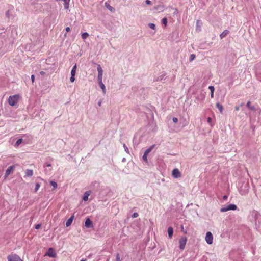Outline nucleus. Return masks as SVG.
Returning <instances> with one entry per match:
<instances>
[{
    "label": "nucleus",
    "mask_w": 261,
    "mask_h": 261,
    "mask_svg": "<svg viewBox=\"0 0 261 261\" xmlns=\"http://www.w3.org/2000/svg\"><path fill=\"white\" fill-rule=\"evenodd\" d=\"M19 98L20 96L18 94L10 96L8 100V103L11 106H14L17 103Z\"/></svg>",
    "instance_id": "nucleus-1"
},
{
    "label": "nucleus",
    "mask_w": 261,
    "mask_h": 261,
    "mask_svg": "<svg viewBox=\"0 0 261 261\" xmlns=\"http://www.w3.org/2000/svg\"><path fill=\"white\" fill-rule=\"evenodd\" d=\"M237 207L236 205H235L234 204H231L227 206L221 208L220 211L221 212H227L229 210H237Z\"/></svg>",
    "instance_id": "nucleus-2"
},
{
    "label": "nucleus",
    "mask_w": 261,
    "mask_h": 261,
    "mask_svg": "<svg viewBox=\"0 0 261 261\" xmlns=\"http://www.w3.org/2000/svg\"><path fill=\"white\" fill-rule=\"evenodd\" d=\"M8 261H23L21 258L16 254H12L7 256Z\"/></svg>",
    "instance_id": "nucleus-3"
},
{
    "label": "nucleus",
    "mask_w": 261,
    "mask_h": 261,
    "mask_svg": "<svg viewBox=\"0 0 261 261\" xmlns=\"http://www.w3.org/2000/svg\"><path fill=\"white\" fill-rule=\"evenodd\" d=\"M187 239L186 237H182L179 241V248L181 250H183L186 246L187 243Z\"/></svg>",
    "instance_id": "nucleus-4"
},
{
    "label": "nucleus",
    "mask_w": 261,
    "mask_h": 261,
    "mask_svg": "<svg viewBox=\"0 0 261 261\" xmlns=\"http://www.w3.org/2000/svg\"><path fill=\"white\" fill-rule=\"evenodd\" d=\"M205 240L208 244H212L213 243V237L211 232H207L206 233Z\"/></svg>",
    "instance_id": "nucleus-5"
},
{
    "label": "nucleus",
    "mask_w": 261,
    "mask_h": 261,
    "mask_svg": "<svg viewBox=\"0 0 261 261\" xmlns=\"http://www.w3.org/2000/svg\"><path fill=\"white\" fill-rule=\"evenodd\" d=\"M45 256H48L49 257H56V254L53 248H49L47 251V252L45 254Z\"/></svg>",
    "instance_id": "nucleus-6"
},
{
    "label": "nucleus",
    "mask_w": 261,
    "mask_h": 261,
    "mask_svg": "<svg viewBox=\"0 0 261 261\" xmlns=\"http://www.w3.org/2000/svg\"><path fill=\"white\" fill-rule=\"evenodd\" d=\"M172 174V176L176 178L180 177L181 176V173L177 168H175L173 170Z\"/></svg>",
    "instance_id": "nucleus-7"
},
{
    "label": "nucleus",
    "mask_w": 261,
    "mask_h": 261,
    "mask_svg": "<svg viewBox=\"0 0 261 261\" xmlns=\"http://www.w3.org/2000/svg\"><path fill=\"white\" fill-rule=\"evenodd\" d=\"M98 80H102L103 70L100 65H97Z\"/></svg>",
    "instance_id": "nucleus-8"
},
{
    "label": "nucleus",
    "mask_w": 261,
    "mask_h": 261,
    "mask_svg": "<svg viewBox=\"0 0 261 261\" xmlns=\"http://www.w3.org/2000/svg\"><path fill=\"white\" fill-rule=\"evenodd\" d=\"M14 166H11L8 167V168L6 170L5 174V179H6L8 176L12 172L13 170H14Z\"/></svg>",
    "instance_id": "nucleus-9"
},
{
    "label": "nucleus",
    "mask_w": 261,
    "mask_h": 261,
    "mask_svg": "<svg viewBox=\"0 0 261 261\" xmlns=\"http://www.w3.org/2000/svg\"><path fill=\"white\" fill-rule=\"evenodd\" d=\"M85 225L87 228H91L93 227L92 221L89 218L86 219Z\"/></svg>",
    "instance_id": "nucleus-10"
},
{
    "label": "nucleus",
    "mask_w": 261,
    "mask_h": 261,
    "mask_svg": "<svg viewBox=\"0 0 261 261\" xmlns=\"http://www.w3.org/2000/svg\"><path fill=\"white\" fill-rule=\"evenodd\" d=\"M98 83H99V85L100 88L102 89L103 93L105 94L106 92V87H105V85L102 83V80H98Z\"/></svg>",
    "instance_id": "nucleus-11"
},
{
    "label": "nucleus",
    "mask_w": 261,
    "mask_h": 261,
    "mask_svg": "<svg viewBox=\"0 0 261 261\" xmlns=\"http://www.w3.org/2000/svg\"><path fill=\"white\" fill-rule=\"evenodd\" d=\"M25 174L27 176L31 177L33 175V171L31 169H27Z\"/></svg>",
    "instance_id": "nucleus-12"
},
{
    "label": "nucleus",
    "mask_w": 261,
    "mask_h": 261,
    "mask_svg": "<svg viewBox=\"0 0 261 261\" xmlns=\"http://www.w3.org/2000/svg\"><path fill=\"white\" fill-rule=\"evenodd\" d=\"M91 192L90 191H86L83 196V200L85 201H86L88 199V197L90 195Z\"/></svg>",
    "instance_id": "nucleus-13"
},
{
    "label": "nucleus",
    "mask_w": 261,
    "mask_h": 261,
    "mask_svg": "<svg viewBox=\"0 0 261 261\" xmlns=\"http://www.w3.org/2000/svg\"><path fill=\"white\" fill-rule=\"evenodd\" d=\"M74 216H72L66 222V226L67 227L69 226L73 220Z\"/></svg>",
    "instance_id": "nucleus-14"
},
{
    "label": "nucleus",
    "mask_w": 261,
    "mask_h": 261,
    "mask_svg": "<svg viewBox=\"0 0 261 261\" xmlns=\"http://www.w3.org/2000/svg\"><path fill=\"white\" fill-rule=\"evenodd\" d=\"M168 233L169 237L170 238H172L173 233V229L172 227H169L168 228Z\"/></svg>",
    "instance_id": "nucleus-15"
},
{
    "label": "nucleus",
    "mask_w": 261,
    "mask_h": 261,
    "mask_svg": "<svg viewBox=\"0 0 261 261\" xmlns=\"http://www.w3.org/2000/svg\"><path fill=\"white\" fill-rule=\"evenodd\" d=\"M105 6L111 12H114L115 9L114 7L110 5L108 3H105Z\"/></svg>",
    "instance_id": "nucleus-16"
},
{
    "label": "nucleus",
    "mask_w": 261,
    "mask_h": 261,
    "mask_svg": "<svg viewBox=\"0 0 261 261\" xmlns=\"http://www.w3.org/2000/svg\"><path fill=\"white\" fill-rule=\"evenodd\" d=\"M229 33V31L227 30H224L220 35V37L221 39L225 37Z\"/></svg>",
    "instance_id": "nucleus-17"
},
{
    "label": "nucleus",
    "mask_w": 261,
    "mask_h": 261,
    "mask_svg": "<svg viewBox=\"0 0 261 261\" xmlns=\"http://www.w3.org/2000/svg\"><path fill=\"white\" fill-rule=\"evenodd\" d=\"M216 107L219 110L220 112L222 113L223 110V107L222 105L220 104L219 103H216Z\"/></svg>",
    "instance_id": "nucleus-18"
},
{
    "label": "nucleus",
    "mask_w": 261,
    "mask_h": 261,
    "mask_svg": "<svg viewBox=\"0 0 261 261\" xmlns=\"http://www.w3.org/2000/svg\"><path fill=\"white\" fill-rule=\"evenodd\" d=\"M154 145H152L151 146H150L149 148H148V149H147L145 151V153H146L148 155V154L151 151V150H152V149L154 148Z\"/></svg>",
    "instance_id": "nucleus-19"
},
{
    "label": "nucleus",
    "mask_w": 261,
    "mask_h": 261,
    "mask_svg": "<svg viewBox=\"0 0 261 261\" xmlns=\"http://www.w3.org/2000/svg\"><path fill=\"white\" fill-rule=\"evenodd\" d=\"M89 34L87 32H85V33H83L82 34V35H81V37H82V38L83 39V40H85L87 38H88L89 37Z\"/></svg>",
    "instance_id": "nucleus-20"
},
{
    "label": "nucleus",
    "mask_w": 261,
    "mask_h": 261,
    "mask_svg": "<svg viewBox=\"0 0 261 261\" xmlns=\"http://www.w3.org/2000/svg\"><path fill=\"white\" fill-rule=\"evenodd\" d=\"M76 64H75L72 68L71 71V75H75L76 73Z\"/></svg>",
    "instance_id": "nucleus-21"
},
{
    "label": "nucleus",
    "mask_w": 261,
    "mask_h": 261,
    "mask_svg": "<svg viewBox=\"0 0 261 261\" xmlns=\"http://www.w3.org/2000/svg\"><path fill=\"white\" fill-rule=\"evenodd\" d=\"M251 102L250 101H248L247 104H246V106L247 108H248L249 109H251V110H255V107L253 106H251L250 105Z\"/></svg>",
    "instance_id": "nucleus-22"
},
{
    "label": "nucleus",
    "mask_w": 261,
    "mask_h": 261,
    "mask_svg": "<svg viewBox=\"0 0 261 261\" xmlns=\"http://www.w3.org/2000/svg\"><path fill=\"white\" fill-rule=\"evenodd\" d=\"M147 156H148V154H146V153H144L143 155V160L146 163H148V160H147Z\"/></svg>",
    "instance_id": "nucleus-23"
},
{
    "label": "nucleus",
    "mask_w": 261,
    "mask_h": 261,
    "mask_svg": "<svg viewBox=\"0 0 261 261\" xmlns=\"http://www.w3.org/2000/svg\"><path fill=\"white\" fill-rule=\"evenodd\" d=\"M51 185L54 187V189H56L57 188V184L55 181H51L50 182Z\"/></svg>",
    "instance_id": "nucleus-24"
},
{
    "label": "nucleus",
    "mask_w": 261,
    "mask_h": 261,
    "mask_svg": "<svg viewBox=\"0 0 261 261\" xmlns=\"http://www.w3.org/2000/svg\"><path fill=\"white\" fill-rule=\"evenodd\" d=\"M40 184L39 183H36V185H35V192H37V191L39 190V189L40 188Z\"/></svg>",
    "instance_id": "nucleus-25"
},
{
    "label": "nucleus",
    "mask_w": 261,
    "mask_h": 261,
    "mask_svg": "<svg viewBox=\"0 0 261 261\" xmlns=\"http://www.w3.org/2000/svg\"><path fill=\"white\" fill-rule=\"evenodd\" d=\"M22 139H18L15 143V146H18L19 144H20L22 143Z\"/></svg>",
    "instance_id": "nucleus-26"
},
{
    "label": "nucleus",
    "mask_w": 261,
    "mask_h": 261,
    "mask_svg": "<svg viewBox=\"0 0 261 261\" xmlns=\"http://www.w3.org/2000/svg\"><path fill=\"white\" fill-rule=\"evenodd\" d=\"M162 23L164 24L165 27H166L167 24V19L166 18H164L162 19Z\"/></svg>",
    "instance_id": "nucleus-27"
},
{
    "label": "nucleus",
    "mask_w": 261,
    "mask_h": 261,
    "mask_svg": "<svg viewBox=\"0 0 261 261\" xmlns=\"http://www.w3.org/2000/svg\"><path fill=\"white\" fill-rule=\"evenodd\" d=\"M196 56L194 54H191L190 57V61H192L195 58Z\"/></svg>",
    "instance_id": "nucleus-28"
},
{
    "label": "nucleus",
    "mask_w": 261,
    "mask_h": 261,
    "mask_svg": "<svg viewBox=\"0 0 261 261\" xmlns=\"http://www.w3.org/2000/svg\"><path fill=\"white\" fill-rule=\"evenodd\" d=\"M208 89L210 90L211 93V92H214L215 88H214V87L213 86H210L208 87Z\"/></svg>",
    "instance_id": "nucleus-29"
},
{
    "label": "nucleus",
    "mask_w": 261,
    "mask_h": 261,
    "mask_svg": "<svg viewBox=\"0 0 261 261\" xmlns=\"http://www.w3.org/2000/svg\"><path fill=\"white\" fill-rule=\"evenodd\" d=\"M149 26L151 29L153 30H154L155 29V25L153 23H149Z\"/></svg>",
    "instance_id": "nucleus-30"
},
{
    "label": "nucleus",
    "mask_w": 261,
    "mask_h": 261,
    "mask_svg": "<svg viewBox=\"0 0 261 261\" xmlns=\"http://www.w3.org/2000/svg\"><path fill=\"white\" fill-rule=\"evenodd\" d=\"M69 3H65L64 4V8L66 9H69Z\"/></svg>",
    "instance_id": "nucleus-31"
},
{
    "label": "nucleus",
    "mask_w": 261,
    "mask_h": 261,
    "mask_svg": "<svg viewBox=\"0 0 261 261\" xmlns=\"http://www.w3.org/2000/svg\"><path fill=\"white\" fill-rule=\"evenodd\" d=\"M138 216V214L136 212L133 213V214L132 215V217L133 218H137Z\"/></svg>",
    "instance_id": "nucleus-32"
},
{
    "label": "nucleus",
    "mask_w": 261,
    "mask_h": 261,
    "mask_svg": "<svg viewBox=\"0 0 261 261\" xmlns=\"http://www.w3.org/2000/svg\"><path fill=\"white\" fill-rule=\"evenodd\" d=\"M74 76H75L74 75H71L70 79V80L71 82H73L75 81Z\"/></svg>",
    "instance_id": "nucleus-33"
},
{
    "label": "nucleus",
    "mask_w": 261,
    "mask_h": 261,
    "mask_svg": "<svg viewBox=\"0 0 261 261\" xmlns=\"http://www.w3.org/2000/svg\"><path fill=\"white\" fill-rule=\"evenodd\" d=\"M172 120H173V122L177 123L178 121V119L176 117H174V118H173Z\"/></svg>",
    "instance_id": "nucleus-34"
},
{
    "label": "nucleus",
    "mask_w": 261,
    "mask_h": 261,
    "mask_svg": "<svg viewBox=\"0 0 261 261\" xmlns=\"http://www.w3.org/2000/svg\"><path fill=\"white\" fill-rule=\"evenodd\" d=\"M40 227H41V225H40V224H37V225H35V228H36V229H39V228H40Z\"/></svg>",
    "instance_id": "nucleus-35"
},
{
    "label": "nucleus",
    "mask_w": 261,
    "mask_h": 261,
    "mask_svg": "<svg viewBox=\"0 0 261 261\" xmlns=\"http://www.w3.org/2000/svg\"><path fill=\"white\" fill-rule=\"evenodd\" d=\"M145 3L147 5H150L151 4V2L150 0H146L145 1Z\"/></svg>",
    "instance_id": "nucleus-36"
},
{
    "label": "nucleus",
    "mask_w": 261,
    "mask_h": 261,
    "mask_svg": "<svg viewBox=\"0 0 261 261\" xmlns=\"http://www.w3.org/2000/svg\"><path fill=\"white\" fill-rule=\"evenodd\" d=\"M31 80H32V83L34 82V81H35V76H34V75H31Z\"/></svg>",
    "instance_id": "nucleus-37"
},
{
    "label": "nucleus",
    "mask_w": 261,
    "mask_h": 261,
    "mask_svg": "<svg viewBox=\"0 0 261 261\" xmlns=\"http://www.w3.org/2000/svg\"><path fill=\"white\" fill-rule=\"evenodd\" d=\"M116 261H120V258L119 254H117L116 256Z\"/></svg>",
    "instance_id": "nucleus-38"
},
{
    "label": "nucleus",
    "mask_w": 261,
    "mask_h": 261,
    "mask_svg": "<svg viewBox=\"0 0 261 261\" xmlns=\"http://www.w3.org/2000/svg\"><path fill=\"white\" fill-rule=\"evenodd\" d=\"M65 30H66V31L67 32H68L70 31V28L69 27H67L66 28Z\"/></svg>",
    "instance_id": "nucleus-39"
},
{
    "label": "nucleus",
    "mask_w": 261,
    "mask_h": 261,
    "mask_svg": "<svg viewBox=\"0 0 261 261\" xmlns=\"http://www.w3.org/2000/svg\"><path fill=\"white\" fill-rule=\"evenodd\" d=\"M65 3H69L70 0H63Z\"/></svg>",
    "instance_id": "nucleus-40"
},
{
    "label": "nucleus",
    "mask_w": 261,
    "mask_h": 261,
    "mask_svg": "<svg viewBox=\"0 0 261 261\" xmlns=\"http://www.w3.org/2000/svg\"><path fill=\"white\" fill-rule=\"evenodd\" d=\"M223 199H224V200H227V199L228 197H227V196H226V195H224V196H223Z\"/></svg>",
    "instance_id": "nucleus-41"
},
{
    "label": "nucleus",
    "mask_w": 261,
    "mask_h": 261,
    "mask_svg": "<svg viewBox=\"0 0 261 261\" xmlns=\"http://www.w3.org/2000/svg\"><path fill=\"white\" fill-rule=\"evenodd\" d=\"M239 109H240V108H239V106H236V107H235V110H236V111H239Z\"/></svg>",
    "instance_id": "nucleus-42"
},
{
    "label": "nucleus",
    "mask_w": 261,
    "mask_h": 261,
    "mask_svg": "<svg viewBox=\"0 0 261 261\" xmlns=\"http://www.w3.org/2000/svg\"><path fill=\"white\" fill-rule=\"evenodd\" d=\"M40 74L41 75H43L45 74V72L44 71H41L40 72Z\"/></svg>",
    "instance_id": "nucleus-43"
},
{
    "label": "nucleus",
    "mask_w": 261,
    "mask_h": 261,
    "mask_svg": "<svg viewBox=\"0 0 261 261\" xmlns=\"http://www.w3.org/2000/svg\"><path fill=\"white\" fill-rule=\"evenodd\" d=\"M211 98H213L214 97V92H211Z\"/></svg>",
    "instance_id": "nucleus-44"
},
{
    "label": "nucleus",
    "mask_w": 261,
    "mask_h": 261,
    "mask_svg": "<svg viewBox=\"0 0 261 261\" xmlns=\"http://www.w3.org/2000/svg\"><path fill=\"white\" fill-rule=\"evenodd\" d=\"M211 121V118H210V117H208V118H207V121H208V122H210Z\"/></svg>",
    "instance_id": "nucleus-45"
},
{
    "label": "nucleus",
    "mask_w": 261,
    "mask_h": 261,
    "mask_svg": "<svg viewBox=\"0 0 261 261\" xmlns=\"http://www.w3.org/2000/svg\"><path fill=\"white\" fill-rule=\"evenodd\" d=\"M98 104V105H99V106H101V101H99Z\"/></svg>",
    "instance_id": "nucleus-46"
},
{
    "label": "nucleus",
    "mask_w": 261,
    "mask_h": 261,
    "mask_svg": "<svg viewBox=\"0 0 261 261\" xmlns=\"http://www.w3.org/2000/svg\"><path fill=\"white\" fill-rule=\"evenodd\" d=\"M47 167H50L51 166V164H48L46 165Z\"/></svg>",
    "instance_id": "nucleus-47"
},
{
    "label": "nucleus",
    "mask_w": 261,
    "mask_h": 261,
    "mask_svg": "<svg viewBox=\"0 0 261 261\" xmlns=\"http://www.w3.org/2000/svg\"><path fill=\"white\" fill-rule=\"evenodd\" d=\"M6 14H7V15H8V12H7L6 13Z\"/></svg>",
    "instance_id": "nucleus-48"
},
{
    "label": "nucleus",
    "mask_w": 261,
    "mask_h": 261,
    "mask_svg": "<svg viewBox=\"0 0 261 261\" xmlns=\"http://www.w3.org/2000/svg\"><path fill=\"white\" fill-rule=\"evenodd\" d=\"M81 261H86V260H81Z\"/></svg>",
    "instance_id": "nucleus-49"
}]
</instances>
